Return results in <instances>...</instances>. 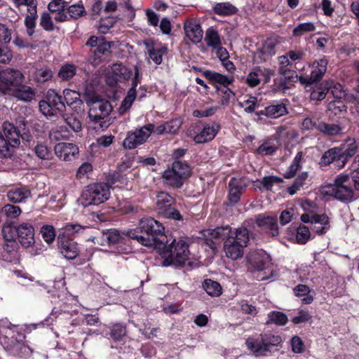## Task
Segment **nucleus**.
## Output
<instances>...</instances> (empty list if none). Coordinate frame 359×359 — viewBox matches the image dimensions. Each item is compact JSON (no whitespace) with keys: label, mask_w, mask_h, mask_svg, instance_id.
Wrapping results in <instances>:
<instances>
[{"label":"nucleus","mask_w":359,"mask_h":359,"mask_svg":"<svg viewBox=\"0 0 359 359\" xmlns=\"http://www.w3.org/2000/svg\"><path fill=\"white\" fill-rule=\"evenodd\" d=\"M174 198L166 192H159L156 196V208L158 214L169 219L180 220L182 215L172 207Z\"/></svg>","instance_id":"11"},{"label":"nucleus","mask_w":359,"mask_h":359,"mask_svg":"<svg viewBox=\"0 0 359 359\" xmlns=\"http://www.w3.org/2000/svg\"><path fill=\"white\" fill-rule=\"evenodd\" d=\"M58 248L60 252L69 259L76 257L79 248L76 242L72 240L62 238L58 242Z\"/></svg>","instance_id":"23"},{"label":"nucleus","mask_w":359,"mask_h":359,"mask_svg":"<svg viewBox=\"0 0 359 359\" xmlns=\"http://www.w3.org/2000/svg\"><path fill=\"white\" fill-rule=\"evenodd\" d=\"M163 178L168 185L174 188H180L184 183V180L179 175H177V173L174 172L173 170L170 169H168L163 172Z\"/></svg>","instance_id":"36"},{"label":"nucleus","mask_w":359,"mask_h":359,"mask_svg":"<svg viewBox=\"0 0 359 359\" xmlns=\"http://www.w3.org/2000/svg\"><path fill=\"white\" fill-rule=\"evenodd\" d=\"M331 86L332 83L329 81L322 83L316 90H313L311 93V98L316 100H323L331 88Z\"/></svg>","instance_id":"44"},{"label":"nucleus","mask_w":359,"mask_h":359,"mask_svg":"<svg viewBox=\"0 0 359 359\" xmlns=\"http://www.w3.org/2000/svg\"><path fill=\"white\" fill-rule=\"evenodd\" d=\"M77 112L76 113H63L62 114V119L69 126V127L74 132H79L81 130V122L78 116Z\"/></svg>","instance_id":"35"},{"label":"nucleus","mask_w":359,"mask_h":359,"mask_svg":"<svg viewBox=\"0 0 359 359\" xmlns=\"http://www.w3.org/2000/svg\"><path fill=\"white\" fill-rule=\"evenodd\" d=\"M41 233L43 240L48 243H51L55 237V232L53 226L50 225H44L41 227Z\"/></svg>","instance_id":"56"},{"label":"nucleus","mask_w":359,"mask_h":359,"mask_svg":"<svg viewBox=\"0 0 359 359\" xmlns=\"http://www.w3.org/2000/svg\"><path fill=\"white\" fill-rule=\"evenodd\" d=\"M335 161H341L342 164L341 147H334L326 151L322 156L320 163L321 165H328Z\"/></svg>","instance_id":"29"},{"label":"nucleus","mask_w":359,"mask_h":359,"mask_svg":"<svg viewBox=\"0 0 359 359\" xmlns=\"http://www.w3.org/2000/svg\"><path fill=\"white\" fill-rule=\"evenodd\" d=\"M310 237V231L308 226H299L297 229L296 239L300 244H304Z\"/></svg>","instance_id":"57"},{"label":"nucleus","mask_w":359,"mask_h":359,"mask_svg":"<svg viewBox=\"0 0 359 359\" xmlns=\"http://www.w3.org/2000/svg\"><path fill=\"white\" fill-rule=\"evenodd\" d=\"M86 103L89 107L88 117L95 123H99L101 128H107L110 122L107 119L113 108L111 103L98 95L89 97Z\"/></svg>","instance_id":"2"},{"label":"nucleus","mask_w":359,"mask_h":359,"mask_svg":"<svg viewBox=\"0 0 359 359\" xmlns=\"http://www.w3.org/2000/svg\"><path fill=\"white\" fill-rule=\"evenodd\" d=\"M64 99L67 104L72 109H74L75 112L79 113L81 111L83 102L80 98V94L70 89H65L63 90Z\"/></svg>","instance_id":"26"},{"label":"nucleus","mask_w":359,"mask_h":359,"mask_svg":"<svg viewBox=\"0 0 359 359\" xmlns=\"http://www.w3.org/2000/svg\"><path fill=\"white\" fill-rule=\"evenodd\" d=\"M110 187L106 183H94L85 187L79 203L83 207L97 205L109 199Z\"/></svg>","instance_id":"7"},{"label":"nucleus","mask_w":359,"mask_h":359,"mask_svg":"<svg viewBox=\"0 0 359 359\" xmlns=\"http://www.w3.org/2000/svg\"><path fill=\"white\" fill-rule=\"evenodd\" d=\"M52 77L53 72L47 67L36 69L33 76L34 80L37 83H45L51 80Z\"/></svg>","instance_id":"43"},{"label":"nucleus","mask_w":359,"mask_h":359,"mask_svg":"<svg viewBox=\"0 0 359 359\" xmlns=\"http://www.w3.org/2000/svg\"><path fill=\"white\" fill-rule=\"evenodd\" d=\"M308 178L307 172H302L294 180L293 184L289 188L290 194H294L296 191L303 186L305 181Z\"/></svg>","instance_id":"60"},{"label":"nucleus","mask_w":359,"mask_h":359,"mask_svg":"<svg viewBox=\"0 0 359 359\" xmlns=\"http://www.w3.org/2000/svg\"><path fill=\"white\" fill-rule=\"evenodd\" d=\"M89 48L88 61L94 66L109 61L111 55V42L107 41L103 36H90L86 43Z\"/></svg>","instance_id":"4"},{"label":"nucleus","mask_w":359,"mask_h":359,"mask_svg":"<svg viewBox=\"0 0 359 359\" xmlns=\"http://www.w3.org/2000/svg\"><path fill=\"white\" fill-rule=\"evenodd\" d=\"M184 29L187 37L193 43H198L201 41L203 32L201 25L196 20H187Z\"/></svg>","instance_id":"20"},{"label":"nucleus","mask_w":359,"mask_h":359,"mask_svg":"<svg viewBox=\"0 0 359 359\" xmlns=\"http://www.w3.org/2000/svg\"><path fill=\"white\" fill-rule=\"evenodd\" d=\"M168 297L167 295L164 297L165 302L161 306L162 311L168 315L180 313L183 310L182 300L170 302Z\"/></svg>","instance_id":"37"},{"label":"nucleus","mask_w":359,"mask_h":359,"mask_svg":"<svg viewBox=\"0 0 359 359\" xmlns=\"http://www.w3.org/2000/svg\"><path fill=\"white\" fill-rule=\"evenodd\" d=\"M313 220L314 223L311 225V228L318 234H323L330 229L329 218L326 215H316Z\"/></svg>","instance_id":"30"},{"label":"nucleus","mask_w":359,"mask_h":359,"mask_svg":"<svg viewBox=\"0 0 359 359\" xmlns=\"http://www.w3.org/2000/svg\"><path fill=\"white\" fill-rule=\"evenodd\" d=\"M25 2L29 13L25 19V25L27 29L28 35L31 36L34 32L36 20L38 17L36 11L37 0H25Z\"/></svg>","instance_id":"19"},{"label":"nucleus","mask_w":359,"mask_h":359,"mask_svg":"<svg viewBox=\"0 0 359 359\" xmlns=\"http://www.w3.org/2000/svg\"><path fill=\"white\" fill-rule=\"evenodd\" d=\"M126 334V327L121 323L106 326L101 331V334L104 338L112 340L114 342L123 341Z\"/></svg>","instance_id":"16"},{"label":"nucleus","mask_w":359,"mask_h":359,"mask_svg":"<svg viewBox=\"0 0 359 359\" xmlns=\"http://www.w3.org/2000/svg\"><path fill=\"white\" fill-rule=\"evenodd\" d=\"M31 195L30 191L25 187L10 190L7 194L8 199L13 203H21Z\"/></svg>","instance_id":"32"},{"label":"nucleus","mask_w":359,"mask_h":359,"mask_svg":"<svg viewBox=\"0 0 359 359\" xmlns=\"http://www.w3.org/2000/svg\"><path fill=\"white\" fill-rule=\"evenodd\" d=\"M76 67L74 65L67 64L63 65L58 73V76L62 80H69L76 74Z\"/></svg>","instance_id":"50"},{"label":"nucleus","mask_w":359,"mask_h":359,"mask_svg":"<svg viewBox=\"0 0 359 359\" xmlns=\"http://www.w3.org/2000/svg\"><path fill=\"white\" fill-rule=\"evenodd\" d=\"M317 130L325 135L336 136L341 133V127L335 123H327L323 121L318 122Z\"/></svg>","instance_id":"34"},{"label":"nucleus","mask_w":359,"mask_h":359,"mask_svg":"<svg viewBox=\"0 0 359 359\" xmlns=\"http://www.w3.org/2000/svg\"><path fill=\"white\" fill-rule=\"evenodd\" d=\"M323 192L340 201L351 200L354 193L351 187V177L348 174L337 175L332 184H328L323 187Z\"/></svg>","instance_id":"9"},{"label":"nucleus","mask_w":359,"mask_h":359,"mask_svg":"<svg viewBox=\"0 0 359 359\" xmlns=\"http://www.w3.org/2000/svg\"><path fill=\"white\" fill-rule=\"evenodd\" d=\"M276 42L273 39H268L262 47L257 52V55L262 61H266L275 54L274 48Z\"/></svg>","instance_id":"31"},{"label":"nucleus","mask_w":359,"mask_h":359,"mask_svg":"<svg viewBox=\"0 0 359 359\" xmlns=\"http://www.w3.org/2000/svg\"><path fill=\"white\" fill-rule=\"evenodd\" d=\"M2 212L8 217L15 218L21 213V209L14 205L6 204L2 208Z\"/></svg>","instance_id":"61"},{"label":"nucleus","mask_w":359,"mask_h":359,"mask_svg":"<svg viewBox=\"0 0 359 359\" xmlns=\"http://www.w3.org/2000/svg\"><path fill=\"white\" fill-rule=\"evenodd\" d=\"M219 129L220 126L215 122L205 125L203 128L193 137V140L196 144L208 142L215 138Z\"/></svg>","instance_id":"17"},{"label":"nucleus","mask_w":359,"mask_h":359,"mask_svg":"<svg viewBox=\"0 0 359 359\" xmlns=\"http://www.w3.org/2000/svg\"><path fill=\"white\" fill-rule=\"evenodd\" d=\"M229 187V199L231 203H236L240 200L241 194L245 185L243 180L233 178L230 181Z\"/></svg>","instance_id":"27"},{"label":"nucleus","mask_w":359,"mask_h":359,"mask_svg":"<svg viewBox=\"0 0 359 359\" xmlns=\"http://www.w3.org/2000/svg\"><path fill=\"white\" fill-rule=\"evenodd\" d=\"M341 154L342 157V164H340L339 168H342L347 163L348 160L353 157L358 151V144L354 138L348 137L344 144L341 145Z\"/></svg>","instance_id":"21"},{"label":"nucleus","mask_w":359,"mask_h":359,"mask_svg":"<svg viewBox=\"0 0 359 359\" xmlns=\"http://www.w3.org/2000/svg\"><path fill=\"white\" fill-rule=\"evenodd\" d=\"M174 172L177 173L184 180L187 179L191 175V168L187 163L181 161H175L170 168Z\"/></svg>","instance_id":"40"},{"label":"nucleus","mask_w":359,"mask_h":359,"mask_svg":"<svg viewBox=\"0 0 359 359\" xmlns=\"http://www.w3.org/2000/svg\"><path fill=\"white\" fill-rule=\"evenodd\" d=\"M249 241V232L245 227L238 228L224 243V251L227 257L236 260L243 257L244 248Z\"/></svg>","instance_id":"3"},{"label":"nucleus","mask_w":359,"mask_h":359,"mask_svg":"<svg viewBox=\"0 0 359 359\" xmlns=\"http://www.w3.org/2000/svg\"><path fill=\"white\" fill-rule=\"evenodd\" d=\"M138 229L140 234L136 230L130 231L128 233L130 238L136 239L143 245L161 249V245L167 241L164 235V227L152 217L142 219Z\"/></svg>","instance_id":"1"},{"label":"nucleus","mask_w":359,"mask_h":359,"mask_svg":"<svg viewBox=\"0 0 359 359\" xmlns=\"http://www.w3.org/2000/svg\"><path fill=\"white\" fill-rule=\"evenodd\" d=\"M112 72L116 75L118 79L128 80L132 75V71L121 64L116 63L111 67Z\"/></svg>","instance_id":"46"},{"label":"nucleus","mask_w":359,"mask_h":359,"mask_svg":"<svg viewBox=\"0 0 359 359\" xmlns=\"http://www.w3.org/2000/svg\"><path fill=\"white\" fill-rule=\"evenodd\" d=\"M141 144L140 140H138V137H137V135H135L134 133L129 134L123 142V147L130 149H134Z\"/></svg>","instance_id":"62"},{"label":"nucleus","mask_w":359,"mask_h":359,"mask_svg":"<svg viewBox=\"0 0 359 359\" xmlns=\"http://www.w3.org/2000/svg\"><path fill=\"white\" fill-rule=\"evenodd\" d=\"M315 29L316 26L313 22L301 23L293 29V35L299 36L306 32L314 31Z\"/></svg>","instance_id":"53"},{"label":"nucleus","mask_w":359,"mask_h":359,"mask_svg":"<svg viewBox=\"0 0 359 359\" xmlns=\"http://www.w3.org/2000/svg\"><path fill=\"white\" fill-rule=\"evenodd\" d=\"M202 288L205 292H221L222 287L220 284L212 279H205L202 283Z\"/></svg>","instance_id":"59"},{"label":"nucleus","mask_w":359,"mask_h":359,"mask_svg":"<svg viewBox=\"0 0 359 359\" xmlns=\"http://www.w3.org/2000/svg\"><path fill=\"white\" fill-rule=\"evenodd\" d=\"M302 158V152H298L296 156L294 157L292 163L288 168L285 173L284 174V177L285 178L290 179L293 177L297 171L300 168V161Z\"/></svg>","instance_id":"47"},{"label":"nucleus","mask_w":359,"mask_h":359,"mask_svg":"<svg viewBox=\"0 0 359 359\" xmlns=\"http://www.w3.org/2000/svg\"><path fill=\"white\" fill-rule=\"evenodd\" d=\"M213 9L215 13L223 15H233L238 11L236 7L229 2L217 3Z\"/></svg>","instance_id":"41"},{"label":"nucleus","mask_w":359,"mask_h":359,"mask_svg":"<svg viewBox=\"0 0 359 359\" xmlns=\"http://www.w3.org/2000/svg\"><path fill=\"white\" fill-rule=\"evenodd\" d=\"M123 238V235L116 229H110L103 233V239L110 244H116Z\"/></svg>","instance_id":"51"},{"label":"nucleus","mask_w":359,"mask_h":359,"mask_svg":"<svg viewBox=\"0 0 359 359\" xmlns=\"http://www.w3.org/2000/svg\"><path fill=\"white\" fill-rule=\"evenodd\" d=\"M20 132L11 123L4 122L0 131V154L4 158H11L20 144Z\"/></svg>","instance_id":"5"},{"label":"nucleus","mask_w":359,"mask_h":359,"mask_svg":"<svg viewBox=\"0 0 359 359\" xmlns=\"http://www.w3.org/2000/svg\"><path fill=\"white\" fill-rule=\"evenodd\" d=\"M55 153L64 161H72L79 154V148L73 143L61 142L55 146Z\"/></svg>","instance_id":"18"},{"label":"nucleus","mask_w":359,"mask_h":359,"mask_svg":"<svg viewBox=\"0 0 359 359\" xmlns=\"http://www.w3.org/2000/svg\"><path fill=\"white\" fill-rule=\"evenodd\" d=\"M352 168L351 182H353L355 190L359 191V154L355 157Z\"/></svg>","instance_id":"55"},{"label":"nucleus","mask_w":359,"mask_h":359,"mask_svg":"<svg viewBox=\"0 0 359 359\" xmlns=\"http://www.w3.org/2000/svg\"><path fill=\"white\" fill-rule=\"evenodd\" d=\"M154 128V126L153 124H148L143 126L140 130L134 132V133L137 135V137H138V140H140V142L142 144L149 137Z\"/></svg>","instance_id":"54"},{"label":"nucleus","mask_w":359,"mask_h":359,"mask_svg":"<svg viewBox=\"0 0 359 359\" xmlns=\"http://www.w3.org/2000/svg\"><path fill=\"white\" fill-rule=\"evenodd\" d=\"M288 318L286 314L283 312L272 311L267 315L266 325L275 324L278 326L287 324Z\"/></svg>","instance_id":"39"},{"label":"nucleus","mask_w":359,"mask_h":359,"mask_svg":"<svg viewBox=\"0 0 359 359\" xmlns=\"http://www.w3.org/2000/svg\"><path fill=\"white\" fill-rule=\"evenodd\" d=\"M135 76L133 79L132 86L128 91L126 97L123 100L121 105L119 108L121 114L126 112L131 106L136 97V87L140 83L142 76L140 75V69L137 66L135 68Z\"/></svg>","instance_id":"14"},{"label":"nucleus","mask_w":359,"mask_h":359,"mask_svg":"<svg viewBox=\"0 0 359 359\" xmlns=\"http://www.w3.org/2000/svg\"><path fill=\"white\" fill-rule=\"evenodd\" d=\"M15 231L18 235V238L20 244L25 248H29L34 243V232L32 225L23 223L17 227H6L4 232Z\"/></svg>","instance_id":"12"},{"label":"nucleus","mask_w":359,"mask_h":359,"mask_svg":"<svg viewBox=\"0 0 359 359\" xmlns=\"http://www.w3.org/2000/svg\"><path fill=\"white\" fill-rule=\"evenodd\" d=\"M167 50L165 46L151 47L149 48L148 53L154 63L160 65L163 61V55L167 53Z\"/></svg>","instance_id":"45"},{"label":"nucleus","mask_w":359,"mask_h":359,"mask_svg":"<svg viewBox=\"0 0 359 359\" xmlns=\"http://www.w3.org/2000/svg\"><path fill=\"white\" fill-rule=\"evenodd\" d=\"M246 83L250 87H255L260 83V74L258 67L250 72L247 76Z\"/></svg>","instance_id":"63"},{"label":"nucleus","mask_w":359,"mask_h":359,"mask_svg":"<svg viewBox=\"0 0 359 359\" xmlns=\"http://www.w3.org/2000/svg\"><path fill=\"white\" fill-rule=\"evenodd\" d=\"M46 99L48 100V103L50 104L54 111H57L61 114L65 111L66 106L63 101V98L62 95L56 93L55 90H48Z\"/></svg>","instance_id":"25"},{"label":"nucleus","mask_w":359,"mask_h":359,"mask_svg":"<svg viewBox=\"0 0 359 359\" xmlns=\"http://www.w3.org/2000/svg\"><path fill=\"white\" fill-rule=\"evenodd\" d=\"M233 230L229 226H218L214 229H209L207 231L208 234L205 238L207 244L210 245L212 249L216 248V244L220 240L225 241L226 238L233 233Z\"/></svg>","instance_id":"15"},{"label":"nucleus","mask_w":359,"mask_h":359,"mask_svg":"<svg viewBox=\"0 0 359 359\" xmlns=\"http://www.w3.org/2000/svg\"><path fill=\"white\" fill-rule=\"evenodd\" d=\"M327 60L325 58L314 62L310 74V80L313 83L320 81L327 71Z\"/></svg>","instance_id":"28"},{"label":"nucleus","mask_w":359,"mask_h":359,"mask_svg":"<svg viewBox=\"0 0 359 359\" xmlns=\"http://www.w3.org/2000/svg\"><path fill=\"white\" fill-rule=\"evenodd\" d=\"M312 316L310 315L309 311L305 310H300L298 312V315L292 318V322L294 325L304 323L311 319Z\"/></svg>","instance_id":"64"},{"label":"nucleus","mask_w":359,"mask_h":359,"mask_svg":"<svg viewBox=\"0 0 359 359\" xmlns=\"http://www.w3.org/2000/svg\"><path fill=\"white\" fill-rule=\"evenodd\" d=\"M248 262L249 269L258 272L257 278L259 280H266L273 274L270 255L262 250L250 252L248 255Z\"/></svg>","instance_id":"8"},{"label":"nucleus","mask_w":359,"mask_h":359,"mask_svg":"<svg viewBox=\"0 0 359 359\" xmlns=\"http://www.w3.org/2000/svg\"><path fill=\"white\" fill-rule=\"evenodd\" d=\"M67 130L64 126H56L49 132V138L52 141H59L67 137Z\"/></svg>","instance_id":"52"},{"label":"nucleus","mask_w":359,"mask_h":359,"mask_svg":"<svg viewBox=\"0 0 359 359\" xmlns=\"http://www.w3.org/2000/svg\"><path fill=\"white\" fill-rule=\"evenodd\" d=\"M205 41L208 46L213 49L219 47L221 40L218 32L214 29L210 28L205 32Z\"/></svg>","instance_id":"42"},{"label":"nucleus","mask_w":359,"mask_h":359,"mask_svg":"<svg viewBox=\"0 0 359 359\" xmlns=\"http://www.w3.org/2000/svg\"><path fill=\"white\" fill-rule=\"evenodd\" d=\"M257 224L269 233L271 236H276L278 234V227L277 220L272 217H263L257 219Z\"/></svg>","instance_id":"24"},{"label":"nucleus","mask_w":359,"mask_h":359,"mask_svg":"<svg viewBox=\"0 0 359 359\" xmlns=\"http://www.w3.org/2000/svg\"><path fill=\"white\" fill-rule=\"evenodd\" d=\"M52 16L48 12H43L40 18V25L46 31H53L54 29V25L52 20Z\"/></svg>","instance_id":"58"},{"label":"nucleus","mask_w":359,"mask_h":359,"mask_svg":"<svg viewBox=\"0 0 359 359\" xmlns=\"http://www.w3.org/2000/svg\"><path fill=\"white\" fill-rule=\"evenodd\" d=\"M161 249L167 265H182L189 259V245L182 238L174 239L169 245L164 242Z\"/></svg>","instance_id":"6"},{"label":"nucleus","mask_w":359,"mask_h":359,"mask_svg":"<svg viewBox=\"0 0 359 359\" xmlns=\"http://www.w3.org/2000/svg\"><path fill=\"white\" fill-rule=\"evenodd\" d=\"M25 76L18 69L7 68L0 72V81L11 91L20 83H23Z\"/></svg>","instance_id":"13"},{"label":"nucleus","mask_w":359,"mask_h":359,"mask_svg":"<svg viewBox=\"0 0 359 359\" xmlns=\"http://www.w3.org/2000/svg\"><path fill=\"white\" fill-rule=\"evenodd\" d=\"M238 106L244 109L248 114H251L255 111L258 105V100L256 97L250 96L247 100L238 102Z\"/></svg>","instance_id":"48"},{"label":"nucleus","mask_w":359,"mask_h":359,"mask_svg":"<svg viewBox=\"0 0 359 359\" xmlns=\"http://www.w3.org/2000/svg\"><path fill=\"white\" fill-rule=\"evenodd\" d=\"M203 75L205 76L206 79L210 80L211 82L218 83L224 86V87H226L229 85H230L233 81V77H228L219 73L209 70L204 72Z\"/></svg>","instance_id":"33"},{"label":"nucleus","mask_w":359,"mask_h":359,"mask_svg":"<svg viewBox=\"0 0 359 359\" xmlns=\"http://www.w3.org/2000/svg\"><path fill=\"white\" fill-rule=\"evenodd\" d=\"M266 116L277 118L288 113L285 105L283 103L272 104L265 107Z\"/></svg>","instance_id":"38"},{"label":"nucleus","mask_w":359,"mask_h":359,"mask_svg":"<svg viewBox=\"0 0 359 359\" xmlns=\"http://www.w3.org/2000/svg\"><path fill=\"white\" fill-rule=\"evenodd\" d=\"M282 342V338L280 335L273 334L271 333H265L261 334L260 339L248 338L246 340V345L250 351L257 355H265L270 351L271 346L279 345Z\"/></svg>","instance_id":"10"},{"label":"nucleus","mask_w":359,"mask_h":359,"mask_svg":"<svg viewBox=\"0 0 359 359\" xmlns=\"http://www.w3.org/2000/svg\"><path fill=\"white\" fill-rule=\"evenodd\" d=\"M13 95L18 100L30 102L35 98L36 92L34 88L20 83L13 90Z\"/></svg>","instance_id":"22"},{"label":"nucleus","mask_w":359,"mask_h":359,"mask_svg":"<svg viewBox=\"0 0 359 359\" xmlns=\"http://www.w3.org/2000/svg\"><path fill=\"white\" fill-rule=\"evenodd\" d=\"M69 18L78 19L86 14V10L82 4H73L67 8Z\"/></svg>","instance_id":"49"}]
</instances>
